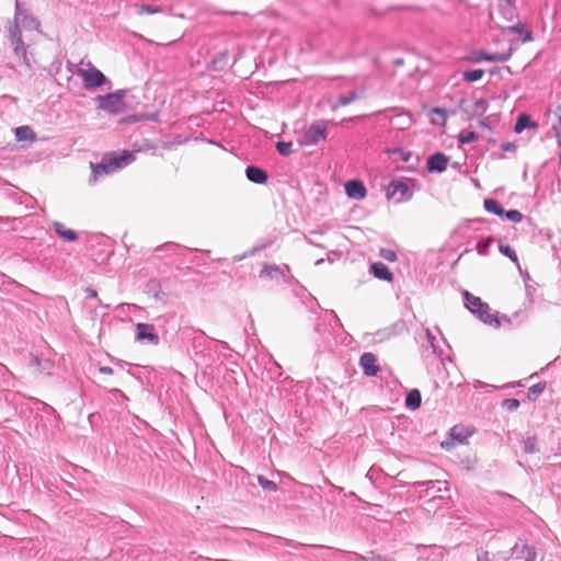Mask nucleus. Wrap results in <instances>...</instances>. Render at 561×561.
Instances as JSON below:
<instances>
[{"mask_svg":"<svg viewBox=\"0 0 561 561\" xmlns=\"http://www.w3.org/2000/svg\"><path fill=\"white\" fill-rule=\"evenodd\" d=\"M478 134L474 131H461L458 137L460 144H471L478 140Z\"/></svg>","mask_w":561,"mask_h":561,"instance_id":"obj_33","label":"nucleus"},{"mask_svg":"<svg viewBox=\"0 0 561 561\" xmlns=\"http://www.w3.org/2000/svg\"><path fill=\"white\" fill-rule=\"evenodd\" d=\"M379 255L388 261V262H394L397 261V254L393 250L391 249H386V248H381L380 251H379Z\"/></svg>","mask_w":561,"mask_h":561,"instance_id":"obj_39","label":"nucleus"},{"mask_svg":"<svg viewBox=\"0 0 561 561\" xmlns=\"http://www.w3.org/2000/svg\"><path fill=\"white\" fill-rule=\"evenodd\" d=\"M220 345L222 346V348H228V344L226 342H220Z\"/></svg>","mask_w":561,"mask_h":561,"instance_id":"obj_64","label":"nucleus"},{"mask_svg":"<svg viewBox=\"0 0 561 561\" xmlns=\"http://www.w3.org/2000/svg\"><path fill=\"white\" fill-rule=\"evenodd\" d=\"M480 126L483 127V128H491L489 123H488V118H484L482 121H480Z\"/></svg>","mask_w":561,"mask_h":561,"instance_id":"obj_57","label":"nucleus"},{"mask_svg":"<svg viewBox=\"0 0 561 561\" xmlns=\"http://www.w3.org/2000/svg\"><path fill=\"white\" fill-rule=\"evenodd\" d=\"M472 431L461 425H455L454 427H451L449 434L453 439L457 440L460 444H463L472 435Z\"/></svg>","mask_w":561,"mask_h":561,"instance_id":"obj_18","label":"nucleus"},{"mask_svg":"<svg viewBox=\"0 0 561 561\" xmlns=\"http://www.w3.org/2000/svg\"><path fill=\"white\" fill-rule=\"evenodd\" d=\"M484 56H486L485 51L478 50V51L473 53V55L469 58V60L471 62L478 64V62H481V61H485V58H483Z\"/></svg>","mask_w":561,"mask_h":561,"instance_id":"obj_43","label":"nucleus"},{"mask_svg":"<svg viewBox=\"0 0 561 561\" xmlns=\"http://www.w3.org/2000/svg\"><path fill=\"white\" fill-rule=\"evenodd\" d=\"M371 561H388V560L382 558L381 556H375L371 558Z\"/></svg>","mask_w":561,"mask_h":561,"instance_id":"obj_58","label":"nucleus"},{"mask_svg":"<svg viewBox=\"0 0 561 561\" xmlns=\"http://www.w3.org/2000/svg\"><path fill=\"white\" fill-rule=\"evenodd\" d=\"M87 294H88L89 298H96L98 297V293L94 289H92V288H88L87 289Z\"/></svg>","mask_w":561,"mask_h":561,"instance_id":"obj_55","label":"nucleus"},{"mask_svg":"<svg viewBox=\"0 0 561 561\" xmlns=\"http://www.w3.org/2000/svg\"><path fill=\"white\" fill-rule=\"evenodd\" d=\"M358 98H359V95H358L357 91L353 90V91L348 92L347 94L340 95L337 99V104L345 106V105L353 103Z\"/></svg>","mask_w":561,"mask_h":561,"instance_id":"obj_31","label":"nucleus"},{"mask_svg":"<svg viewBox=\"0 0 561 561\" xmlns=\"http://www.w3.org/2000/svg\"><path fill=\"white\" fill-rule=\"evenodd\" d=\"M465 306L466 308L477 314V317L484 322L485 324L493 325L499 328L501 325V321L496 314L489 313V305L483 302L479 297L473 296L469 291L463 293Z\"/></svg>","mask_w":561,"mask_h":561,"instance_id":"obj_2","label":"nucleus"},{"mask_svg":"<svg viewBox=\"0 0 561 561\" xmlns=\"http://www.w3.org/2000/svg\"><path fill=\"white\" fill-rule=\"evenodd\" d=\"M440 480H426V481H417L414 483L415 488H423V486H430L434 484H440Z\"/></svg>","mask_w":561,"mask_h":561,"instance_id":"obj_44","label":"nucleus"},{"mask_svg":"<svg viewBox=\"0 0 561 561\" xmlns=\"http://www.w3.org/2000/svg\"><path fill=\"white\" fill-rule=\"evenodd\" d=\"M520 403L517 399L511 398L505 399L502 402V407L505 408L507 411H515L519 408Z\"/></svg>","mask_w":561,"mask_h":561,"instance_id":"obj_40","label":"nucleus"},{"mask_svg":"<svg viewBox=\"0 0 561 561\" xmlns=\"http://www.w3.org/2000/svg\"><path fill=\"white\" fill-rule=\"evenodd\" d=\"M500 70H501V68H499V67H493L492 69H490V75H492V76H493V75H496V73H499V72H500Z\"/></svg>","mask_w":561,"mask_h":561,"instance_id":"obj_59","label":"nucleus"},{"mask_svg":"<svg viewBox=\"0 0 561 561\" xmlns=\"http://www.w3.org/2000/svg\"><path fill=\"white\" fill-rule=\"evenodd\" d=\"M14 135L18 141H34L36 139L35 131L27 125L14 128Z\"/></svg>","mask_w":561,"mask_h":561,"instance_id":"obj_17","label":"nucleus"},{"mask_svg":"<svg viewBox=\"0 0 561 561\" xmlns=\"http://www.w3.org/2000/svg\"><path fill=\"white\" fill-rule=\"evenodd\" d=\"M76 73L82 78L83 88L85 90L96 89L104 84H108V88H111V81L104 76V73L101 70L94 67H91L90 69L78 68L76 70Z\"/></svg>","mask_w":561,"mask_h":561,"instance_id":"obj_4","label":"nucleus"},{"mask_svg":"<svg viewBox=\"0 0 561 561\" xmlns=\"http://www.w3.org/2000/svg\"><path fill=\"white\" fill-rule=\"evenodd\" d=\"M31 365L41 367L42 360L37 356H33L31 359Z\"/></svg>","mask_w":561,"mask_h":561,"instance_id":"obj_54","label":"nucleus"},{"mask_svg":"<svg viewBox=\"0 0 561 561\" xmlns=\"http://www.w3.org/2000/svg\"><path fill=\"white\" fill-rule=\"evenodd\" d=\"M136 340L154 346L160 342V337L156 332L154 325L149 323H137Z\"/></svg>","mask_w":561,"mask_h":561,"instance_id":"obj_7","label":"nucleus"},{"mask_svg":"<svg viewBox=\"0 0 561 561\" xmlns=\"http://www.w3.org/2000/svg\"><path fill=\"white\" fill-rule=\"evenodd\" d=\"M175 247H178L175 243L169 242V243H165L163 245L158 247L156 250L157 251H162L164 249L175 248Z\"/></svg>","mask_w":561,"mask_h":561,"instance_id":"obj_52","label":"nucleus"},{"mask_svg":"<svg viewBox=\"0 0 561 561\" xmlns=\"http://www.w3.org/2000/svg\"><path fill=\"white\" fill-rule=\"evenodd\" d=\"M389 156H394V154H398L400 157V159L404 162H408L411 157H412V153L409 152V151H403L402 149L400 148H393V149H388L386 151Z\"/></svg>","mask_w":561,"mask_h":561,"instance_id":"obj_36","label":"nucleus"},{"mask_svg":"<svg viewBox=\"0 0 561 561\" xmlns=\"http://www.w3.org/2000/svg\"><path fill=\"white\" fill-rule=\"evenodd\" d=\"M433 112L442 117L443 123L445 122V119H446V112H445V110L437 107V108H434Z\"/></svg>","mask_w":561,"mask_h":561,"instance_id":"obj_51","label":"nucleus"},{"mask_svg":"<svg viewBox=\"0 0 561 561\" xmlns=\"http://www.w3.org/2000/svg\"><path fill=\"white\" fill-rule=\"evenodd\" d=\"M426 339H427L431 347L433 348V352L436 353V346L434 344L436 337L434 336V334L431 332L430 329H426Z\"/></svg>","mask_w":561,"mask_h":561,"instance_id":"obj_46","label":"nucleus"},{"mask_svg":"<svg viewBox=\"0 0 561 561\" xmlns=\"http://www.w3.org/2000/svg\"><path fill=\"white\" fill-rule=\"evenodd\" d=\"M442 447H443V448L448 449V447H449V442H444V443H442Z\"/></svg>","mask_w":561,"mask_h":561,"instance_id":"obj_63","label":"nucleus"},{"mask_svg":"<svg viewBox=\"0 0 561 561\" xmlns=\"http://www.w3.org/2000/svg\"><path fill=\"white\" fill-rule=\"evenodd\" d=\"M524 30H525V26L524 24L522 23H517L515 25H512L510 27H507V31L511 32V33H517V34H523L524 33Z\"/></svg>","mask_w":561,"mask_h":561,"instance_id":"obj_45","label":"nucleus"},{"mask_svg":"<svg viewBox=\"0 0 561 561\" xmlns=\"http://www.w3.org/2000/svg\"><path fill=\"white\" fill-rule=\"evenodd\" d=\"M138 14H156L162 11V9L158 5L151 4H135Z\"/></svg>","mask_w":561,"mask_h":561,"instance_id":"obj_29","label":"nucleus"},{"mask_svg":"<svg viewBox=\"0 0 561 561\" xmlns=\"http://www.w3.org/2000/svg\"><path fill=\"white\" fill-rule=\"evenodd\" d=\"M276 149L279 154L287 157L293 152V142L288 141H278L276 144Z\"/></svg>","mask_w":561,"mask_h":561,"instance_id":"obj_35","label":"nucleus"},{"mask_svg":"<svg viewBox=\"0 0 561 561\" xmlns=\"http://www.w3.org/2000/svg\"><path fill=\"white\" fill-rule=\"evenodd\" d=\"M512 48L508 49V51L506 53H486V56H484L483 58H485V61H491V62H505L507 60L511 59L512 57Z\"/></svg>","mask_w":561,"mask_h":561,"instance_id":"obj_22","label":"nucleus"},{"mask_svg":"<svg viewBox=\"0 0 561 561\" xmlns=\"http://www.w3.org/2000/svg\"><path fill=\"white\" fill-rule=\"evenodd\" d=\"M9 42L13 48L14 54L21 57L25 62L27 61L26 46L22 39V34L19 24H10L9 30Z\"/></svg>","mask_w":561,"mask_h":561,"instance_id":"obj_6","label":"nucleus"},{"mask_svg":"<svg viewBox=\"0 0 561 561\" xmlns=\"http://www.w3.org/2000/svg\"><path fill=\"white\" fill-rule=\"evenodd\" d=\"M545 388H546V383L545 382H538V383L533 385L528 389V392H527L528 398L529 399L537 398L539 394H541L543 392Z\"/></svg>","mask_w":561,"mask_h":561,"instance_id":"obj_34","label":"nucleus"},{"mask_svg":"<svg viewBox=\"0 0 561 561\" xmlns=\"http://www.w3.org/2000/svg\"><path fill=\"white\" fill-rule=\"evenodd\" d=\"M537 124L531 121L530 116L527 114H522L517 117L514 131L520 134L526 128H536Z\"/></svg>","mask_w":561,"mask_h":561,"instance_id":"obj_19","label":"nucleus"},{"mask_svg":"<svg viewBox=\"0 0 561 561\" xmlns=\"http://www.w3.org/2000/svg\"><path fill=\"white\" fill-rule=\"evenodd\" d=\"M264 248H265V245H262V247H255V248H253V249L250 251V254L252 255V254H254L255 252H257L259 250L264 249Z\"/></svg>","mask_w":561,"mask_h":561,"instance_id":"obj_60","label":"nucleus"},{"mask_svg":"<svg viewBox=\"0 0 561 561\" xmlns=\"http://www.w3.org/2000/svg\"><path fill=\"white\" fill-rule=\"evenodd\" d=\"M531 41H534L533 33L531 32H526L524 37H523V42L527 43V42H531Z\"/></svg>","mask_w":561,"mask_h":561,"instance_id":"obj_53","label":"nucleus"},{"mask_svg":"<svg viewBox=\"0 0 561 561\" xmlns=\"http://www.w3.org/2000/svg\"><path fill=\"white\" fill-rule=\"evenodd\" d=\"M500 11L508 21H512L516 16V9L513 4V0H505L504 4H500Z\"/></svg>","mask_w":561,"mask_h":561,"instance_id":"obj_24","label":"nucleus"},{"mask_svg":"<svg viewBox=\"0 0 561 561\" xmlns=\"http://www.w3.org/2000/svg\"><path fill=\"white\" fill-rule=\"evenodd\" d=\"M16 220L15 217H0V222H9Z\"/></svg>","mask_w":561,"mask_h":561,"instance_id":"obj_56","label":"nucleus"},{"mask_svg":"<svg viewBox=\"0 0 561 561\" xmlns=\"http://www.w3.org/2000/svg\"><path fill=\"white\" fill-rule=\"evenodd\" d=\"M260 277L272 280H279L286 277L284 268L276 264L264 263L260 271Z\"/></svg>","mask_w":561,"mask_h":561,"instance_id":"obj_12","label":"nucleus"},{"mask_svg":"<svg viewBox=\"0 0 561 561\" xmlns=\"http://www.w3.org/2000/svg\"><path fill=\"white\" fill-rule=\"evenodd\" d=\"M99 371L104 375H112L114 373L112 367L108 366H102L99 368Z\"/></svg>","mask_w":561,"mask_h":561,"instance_id":"obj_49","label":"nucleus"},{"mask_svg":"<svg viewBox=\"0 0 561 561\" xmlns=\"http://www.w3.org/2000/svg\"><path fill=\"white\" fill-rule=\"evenodd\" d=\"M359 365L363 369V373L368 377L376 376L380 370L377 364L376 355L369 352H366L360 356Z\"/></svg>","mask_w":561,"mask_h":561,"instance_id":"obj_10","label":"nucleus"},{"mask_svg":"<svg viewBox=\"0 0 561 561\" xmlns=\"http://www.w3.org/2000/svg\"><path fill=\"white\" fill-rule=\"evenodd\" d=\"M493 241H494L493 237H488L486 239L481 240L480 242H478L477 243V251H478V253L480 255H488L489 254V248L491 247Z\"/></svg>","mask_w":561,"mask_h":561,"instance_id":"obj_32","label":"nucleus"},{"mask_svg":"<svg viewBox=\"0 0 561 561\" xmlns=\"http://www.w3.org/2000/svg\"><path fill=\"white\" fill-rule=\"evenodd\" d=\"M484 75L482 69L466 70L462 72L463 80L467 82L479 81Z\"/></svg>","mask_w":561,"mask_h":561,"instance_id":"obj_27","label":"nucleus"},{"mask_svg":"<svg viewBox=\"0 0 561 561\" xmlns=\"http://www.w3.org/2000/svg\"><path fill=\"white\" fill-rule=\"evenodd\" d=\"M523 552L525 553V560L526 561H535L537 553L534 547L530 546H524Z\"/></svg>","mask_w":561,"mask_h":561,"instance_id":"obj_41","label":"nucleus"},{"mask_svg":"<svg viewBox=\"0 0 561 561\" xmlns=\"http://www.w3.org/2000/svg\"><path fill=\"white\" fill-rule=\"evenodd\" d=\"M135 160V154L130 151L123 150L121 152L112 151L103 156L100 163H91L92 178L96 181L98 176L111 174L121 170Z\"/></svg>","mask_w":561,"mask_h":561,"instance_id":"obj_1","label":"nucleus"},{"mask_svg":"<svg viewBox=\"0 0 561 561\" xmlns=\"http://www.w3.org/2000/svg\"><path fill=\"white\" fill-rule=\"evenodd\" d=\"M524 450L527 454H534L538 450L536 437H528L524 440Z\"/></svg>","mask_w":561,"mask_h":561,"instance_id":"obj_38","label":"nucleus"},{"mask_svg":"<svg viewBox=\"0 0 561 561\" xmlns=\"http://www.w3.org/2000/svg\"><path fill=\"white\" fill-rule=\"evenodd\" d=\"M345 192L350 198L362 201L367 195V190L360 180H350L345 183Z\"/></svg>","mask_w":561,"mask_h":561,"instance_id":"obj_11","label":"nucleus"},{"mask_svg":"<svg viewBox=\"0 0 561 561\" xmlns=\"http://www.w3.org/2000/svg\"><path fill=\"white\" fill-rule=\"evenodd\" d=\"M110 400L119 404L121 407L125 405V402L128 401L127 396L117 388H113L108 390Z\"/></svg>","mask_w":561,"mask_h":561,"instance_id":"obj_25","label":"nucleus"},{"mask_svg":"<svg viewBox=\"0 0 561 561\" xmlns=\"http://www.w3.org/2000/svg\"><path fill=\"white\" fill-rule=\"evenodd\" d=\"M397 194L400 195L397 199L398 203L405 202L412 198V193L410 192L409 186L405 182L392 180L388 185L387 195L388 197H392L396 196Z\"/></svg>","mask_w":561,"mask_h":561,"instance_id":"obj_8","label":"nucleus"},{"mask_svg":"<svg viewBox=\"0 0 561 561\" xmlns=\"http://www.w3.org/2000/svg\"><path fill=\"white\" fill-rule=\"evenodd\" d=\"M449 158L443 152H435L427 158L426 168L431 173H442L447 169Z\"/></svg>","mask_w":561,"mask_h":561,"instance_id":"obj_9","label":"nucleus"},{"mask_svg":"<svg viewBox=\"0 0 561 561\" xmlns=\"http://www.w3.org/2000/svg\"><path fill=\"white\" fill-rule=\"evenodd\" d=\"M477 561H491L486 551L481 552L477 557Z\"/></svg>","mask_w":561,"mask_h":561,"instance_id":"obj_50","label":"nucleus"},{"mask_svg":"<svg viewBox=\"0 0 561 561\" xmlns=\"http://www.w3.org/2000/svg\"><path fill=\"white\" fill-rule=\"evenodd\" d=\"M23 12H27L23 10L19 0L15 1V14H14V23L20 25V20L23 16Z\"/></svg>","mask_w":561,"mask_h":561,"instance_id":"obj_42","label":"nucleus"},{"mask_svg":"<svg viewBox=\"0 0 561 561\" xmlns=\"http://www.w3.org/2000/svg\"><path fill=\"white\" fill-rule=\"evenodd\" d=\"M370 273L378 279L391 282L393 279V275L389 267L381 263L375 262L370 265Z\"/></svg>","mask_w":561,"mask_h":561,"instance_id":"obj_15","label":"nucleus"},{"mask_svg":"<svg viewBox=\"0 0 561 561\" xmlns=\"http://www.w3.org/2000/svg\"><path fill=\"white\" fill-rule=\"evenodd\" d=\"M328 313L333 318V320H334V324H335L339 329H342V328H343V324H342L341 320L339 319V317L336 316V313H335L333 310L328 311Z\"/></svg>","mask_w":561,"mask_h":561,"instance_id":"obj_48","label":"nucleus"},{"mask_svg":"<svg viewBox=\"0 0 561 561\" xmlns=\"http://www.w3.org/2000/svg\"><path fill=\"white\" fill-rule=\"evenodd\" d=\"M422 403L421 392L417 389H412L405 397V405L411 410L419 409Z\"/></svg>","mask_w":561,"mask_h":561,"instance_id":"obj_20","label":"nucleus"},{"mask_svg":"<svg viewBox=\"0 0 561 561\" xmlns=\"http://www.w3.org/2000/svg\"><path fill=\"white\" fill-rule=\"evenodd\" d=\"M483 206L486 211L494 214L499 217H503V214L505 211L501 203L494 198H485L483 202Z\"/></svg>","mask_w":561,"mask_h":561,"instance_id":"obj_21","label":"nucleus"},{"mask_svg":"<svg viewBox=\"0 0 561 561\" xmlns=\"http://www.w3.org/2000/svg\"><path fill=\"white\" fill-rule=\"evenodd\" d=\"M127 122L137 121V116L133 115L126 118Z\"/></svg>","mask_w":561,"mask_h":561,"instance_id":"obj_62","label":"nucleus"},{"mask_svg":"<svg viewBox=\"0 0 561 561\" xmlns=\"http://www.w3.org/2000/svg\"><path fill=\"white\" fill-rule=\"evenodd\" d=\"M227 56H228V51L220 53V61L225 60L227 58Z\"/></svg>","mask_w":561,"mask_h":561,"instance_id":"obj_61","label":"nucleus"},{"mask_svg":"<svg viewBox=\"0 0 561 561\" xmlns=\"http://www.w3.org/2000/svg\"><path fill=\"white\" fill-rule=\"evenodd\" d=\"M327 129L328 122L327 121H316L313 122L305 131L304 139L308 145H317L321 140L327 139Z\"/></svg>","mask_w":561,"mask_h":561,"instance_id":"obj_5","label":"nucleus"},{"mask_svg":"<svg viewBox=\"0 0 561 561\" xmlns=\"http://www.w3.org/2000/svg\"><path fill=\"white\" fill-rule=\"evenodd\" d=\"M503 217L513 222H519L523 220V214L517 209L505 210Z\"/></svg>","mask_w":561,"mask_h":561,"instance_id":"obj_37","label":"nucleus"},{"mask_svg":"<svg viewBox=\"0 0 561 561\" xmlns=\"http://www.w3.org/2000/svg\"><path fill=\"white\" fill-rule=\"evenodd\" d=\"M501 149L504 151H514L516 149V145L514 142H503L501 145Z\"/></svg>","mask_w":561,"mask_h":561,"instance_id":"obj_47","label":"nucleus"},{"mask_svg":"<svg viewBox=\"0 0 561 561\" xmlns=\"http://www.w3.org/2000/svg\"><path fill=\"white\" fill-rule=\"evenodd\" d=\"M488 107H489L488 100L481 98L474 102L473 108H472V115L481 116L488 111Z\"/></svg>","mask_w":561,"mask_h":561,"instance_id":"obj_28","label":"nucleus"},{"mask_svg":"<svg viewBox=\"0 0 561 561\" xmlns=\"http://www.w3.org/2000/svg\"><path fill=\"white\" fill-rule=\"evenodd\" d=\"M407 330H408V328H407L405 322L403 320H399L396 323H393L391 327L378 331L376 333V335L379 337V340H383V339H389L391 336L400 334Z\"/></svg>","mask_w":561,"mask_h":561,"instance_id":"obj_14","label":"nucleus"},{"mask_svg":"<svg viewBox=\"0 0 561 561\" xmlns=\"http://www.w3.org/2000/svg\"><path fill=\"white\" fill-rule=\"evenodd\" d=\"M499 251L507 256L513 263L516 264V266L519 268V262H518V257H517V254L516 252L514 251L513 248H511L510 245L507 244H503V243H500L499 244Z\"/></svg>","mask_w":561,"mask_h":561,"instance_id":"obj_26","label":"nucleus"},{"mask_svg":"<svg viewBox=\"0 0 561 561\" xmlns=\"http://www.w3.org/2000/svg\"><path fill=\"white\" fill-rule=\"evenodd\" d=\"M257 482L267 492H276L278 490L277 484L274 481L268 480L266 477L259 474Z\"/></svg>","mask_w":561,"mask_h":561,"instance_id":"obj_30","label":"nucleus"},{"mask_svg":"<svg viewBox=\"0 0 561 561\" xmlns=\"http://www.w3.org/2000/svg\"><path fill=\"white\" fill-rule=\"evenodd\" d=\"M20 23L24 28L27 30H38L39 28V22L37 19H35L32 14L28 12H23V16L20 20Z\"/></svg>","mask_w":561,"mask_h":561,"instance_id":"obj_23","label":"nucleus"},{"mask_svg":"<svg viewBox=\"0 0 561 561\" xmlns=\"http://www.w3.org/2000/svg\"><path fill=\"white\" fill-rule=\"evenodd\" d=\"M53 227L56 234L65 242H73L78 239V233L75 230L67 228L61 222L55 221Z\"/></svg>","mask_w":561,"mask_h":561,"instance_id":"obj_16","label":"nucleus"},{"mask_svg":"<svg viewBox=\"0 0 561 561\" xmlns=\"http://www.w3.org/2000/svg\"><path fill=\"white\" fill-rule=\"evenodd\" d=\"M247 179L255 184H264L268 180V174L265 170L256 165H249L245 169Z\"/></svg>","mask_w":561,"mask_h":561,"instance_id":"obj_13","label":"nucleus"},{"mask_svg":"<svg viewBox=\"0 0 561 561\" xmlns=\"http://www.w3.org/2000/svg\"><path fill=\"white\" fill-rule=\"evenodd\" d=\"M127 90L119 89L115 92H111L104 95H98L94 100L98 103V108L110 114H121L125 110L124 98L126 96Z\"/></svg>","mask_w":561,"mask_h":561,"instance_id":"obj_3","label":"nucleus"}]
</instances>
